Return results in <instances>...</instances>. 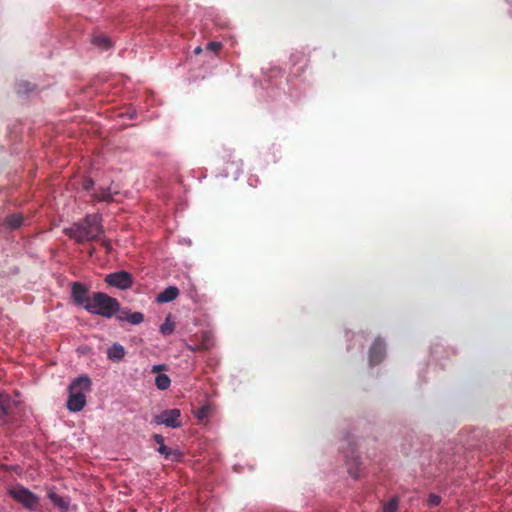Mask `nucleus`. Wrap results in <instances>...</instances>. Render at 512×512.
<instances>
[{
	"label": "nucleus",
	"mask_w": 512,
	"mask_h": 512,
	"mask_svg": "<svg viewBox=\"0 0 512 512\" xmlns=\"http://www.w3.org/2000/svg\"><path fill=\"white\" fill-rule=\"evenodd\" d=\"M160 369V366H154L153 371L156 372Z\"/></svg>",
	"instance_id": "obj_30"
},
{
	"label": "nucleus",
	"mask_w": 512,
	"mask_h": 512,
	"mask_svg": "<svg viewBox=\"0 0 512 512\" xmlns=\"http://www.w3.org/2000/svg\"><path fill=\"white\" fill-rule=\"evenodd\" d=\"M214 346V340L213 335L209 331H204L201 333V340L200 343L190 345L188 344L186 347L191 352H197V351H208Z\"/></svg>",
	"instance_id": "obj_10"
},
{
	"label": "nucleus",
	"mask_w": 512,
	"mask_h": 512,
	"mask_svg": "<svg viewBox=\"0 0 512 512\" xmlns=\"http://www.w3.org/2000/svg\"><path fill=\"white\" fill-rule=\"evenodd\" d=\"M385 356V343L377 338L369 351V363L374 366L382 362Z\"/></svg>",
	"instance_id": "obj_8"
},
{
	"label": "nucleus",
	"mask_w": 512,
	"mask_h": 512,
	"mask_svg": "<svg viewBox=\"0 0 512 512\" xmlns=\"http://www.w3.org/2000/svg\"><path fill=\"white\" fill-rule=\"evenodd\" d=\"M118 312H120L118 315H123V317H127V314L130 313L129 311L126 310H119Z\"/></svg>",
	"instance_id": "obj_28"
},
{
	"label": "nucleus",
	"mask_w": 512,
	"mask_h": 512,
	"mask_svg": "<svg viewBox=\"0 0 512 512\" xmlns=\"http://www.w3.org/2000/svg\"><path fill=\"white\" fill-rule=\"evenodd\" d=\"M158 452L160 454H163L165 456V458H170L171 456H176L177 455V453L175 451H173L172 449L167 447L165 444L159 446Z\"/></svg>",
	"instance_id": "obj_23"
},
{
	"label": "nucleus",
	"mask_w": 512,
	"mask_h": 512,
	"mask_svg": "<svg viewBox=\"0 0 512 512\" xmlns=\"http://www.w3.org/2000/svg\"><path fill=\"white\" fill-rule=\"evenodd\" d=\"M23 222V217L21 214H12L6 217L5 223L11 229H17L21 226Z\"/></svg>",
	"instance_id": "obj_15"
},
{
	"label": "nucleus",
	"mask_w": 512,
	"mask_h": 512,
	"mask_svg": "<svg viewBox=\"0 0 512 512\" xmlns=\"http://www.w3.org/2000/svg\"><path fill=\"white\" fill-rule=\"evenodd\" d=\"M95 201L110 203L114 200L113 193L110 187L99 186L92 194Z\"/></svg>",
	"instance_id": "obj_11"
},
{
	"label": "nucleus",
	"mask_w": 512,
	"mask_h": 512,
	"mask_svg": "<svg viewBox=\"0 0 512 512\" xmlns=\"http://www.w3.org/2000/svg\"><path fill=\"white\" fill-rule=\"evenodd\" d=\"M71 295L73 301L84 308L87 303L91 302V297L88 295V289L80 282L73 283Z\"/></svg>",
	"instance_id": "obj_7"
},
{
	"label": "nucleus",
	"mask_w": 512,
	"mask_h": 512,
	"mask_svg": "<svg viewBox=\"0 0 512 512\" xmlns=\"http://www.w3.org/2000/svg\"><path fill=\"white\" fill-rule=\"evenodd\" d=\"M101 246L106 249V252L109 253L112 250V246L109 240L101 239Z\"/></svg>",
	"instance_id": "obj_26"
},
{
	"label": "nucleus",
	"mask_w": 512,
	"mask_h": 512,
	"mask_svg": "<svg viewBox=\"0 0 512 512\" xmlns=\"http://www.w3.org/2000/svg\"><path fill=\"white\" fill-rule=\"evenodd\" d=\"M179 295V290L176 286H169L165 288L161 293L157 296V302L159 303H167L175 300Z\"/></svg>",
	"instance_id": "obj_12"
},
{
	"label": "nucleus",
	"mask_w": 512,
	"mask_h": 512,
	"mask_svg": "<svg viewBox=\"0 0 512 512\" xmlns=\"http://www.w3.org/2000/svg\"><path fill=\"white\" fill-rule=\"evenodd\" d=\"M125 354H126V352H125L124 347L121 344H118V343H114L107 350V357H108V359L111 360V361H114V362L121 361L124 358Z\"/></svg>",
	"instance_id": "obj_13"
},
{
	"label": "nucleus",
	"mask_w": 512,
	"mask_h": 512,
	"mask_svg": "<svg viewBox=\"0 0 512 512\" xmlns=\"http://www.w3.org/2000/svg\"><path fill=\"white\" fill-rule=\"evenodd\" d=\"M117 319L119 321H127L130 324L137 325L143 322L144 315L141 312H133L127 314V317H123V315H117Z\"/></svg>",
	"instance_id": "obj_14"
},
{
	"label": "nucleus",
	"mask_w": 512,
	"mask_h": 512,
	"mask_svg": "<svg viewBox=\"0 0 512 512\" xmlns=\"http://www.w3.org/2000/svg\"><path fill=\"white\" fill-rule=\"evenodd\" d=\"M221 46V43L212 41L207 44V49L213 52H217L220 50Z\"/></svg>",
	"instance_id": "obj_24"
},
{
	"label": "nucleus",
	"mask_w": 512,
	"mask_h": 512,
	"mask_svg": "<svg viewBox=\"0 0 512 512\" xmlns=\"http://www.w3.org/2000/svg\"><path fill=\"white\" fill-rule=\"evenodd\" d=\"M93 44L102 50H107L111 47V40L104 35L95 36L92 40Z\"/></svg>",
	"instance_id": "obj_16"
},
{
	"label": "nucleus",
	"mask_w": 512,
	"mask_h": 512,
	"mask_svg": "<svg viewBox=\"0 0 512 512\" xmlns=\"http://www.w3.org/2000/svg\"><path fill=\"white\" fill-rule=\"evenodd\" d=\"M441 503V497L437 494L431 493L427 499V505L429 507L438 506Z\"/></svg>",
	"instance_id": "obj_21"
},
{
	"label": "nucleus",
	"mask_w": 512,
	"mask_h": 512,
	"mask_svg": "<svg viewBox=\"0 0 512 512\" xmlns=\"http://www.w3.org/2000/svg\"><path fill=\"white\" fill-rule=\"evenodd\" d=\"M103 232L102 216L98 213L88 214L83 220L64 229L65 235L74 239L79 244L94 241Z\"/></svg>",
	"instance_id": "obj_1"
},
{
	"label": "nucleus",
	"mask_w": 512,
	"mask_h": 512,
	"mask_svg": "<svg viewBox=\"0 0 512 512\" xmlns=\"http://www.w3.org/2000/svg\"><path fill=\"white\" fill-rule=\"evenodd\" d=\"M105 282L109 286L116 287L121 290L128 289L133 284L132 275L126 271H118L106 275Z\"/></svg>",
	"instance_id": "obj_6"
},
{
	"label": "nucleus",
	"mask_w": 512,
	"mask_h": 512,
	"mask_svg": "<svg viewBox=\"0 0 512 512\" xmlns=\"http://www.w3.org/2000/svg\"><path fill=\"white\" fill-rule=\"evenodd\" d=\"M170 378L166 374H158L155 378V385L160 390H166L170 386Z\"/></svg>",
	"instance_id": "obj_17"
},
{
	"label": "nucleus",
	"mask_w": 512,
	"mask_h": 512,
	"mask_svg": "<svg viewBox=\"0 0 512 512\" xmlns=\"http://www.w3.org/2000/svg\"><path fill=\"white\" fill-rule=\"evenodd\" d=\"M201 51H202L201 47H196V48L194 49V53H195V54H200V53H201Z\"/></svg>",
	"instance_id": "obj_29"
},
{
	"label": "nucleus",
	"mask_w": 512,
	"mask_h": 512,
	"mask_svg": "<svg viewBox=\"0 0 512 512\" xmlns=\"http://www.w3.org/2000/svg\"><path fill=\"white\" fill-rule=\"evenodd\" d=\"M48 497L54 505L60 507L61 509L66 510L68 508V503L57 493L49 492Z\"/></svg>",
	"instance_id": "obj_18"
},
{
	"label": "nucleus",
	"mask_w": 512,
	"mask_h": 512,
	"mask_svg": "<svg viewBox=\"0 0 512 512\" xmlns=\"http://www.w3.org/2000/svg\"><path fill=\"white\" fill-rule=\"evenodd\" d=\"M155 422L170 428H179L182 426L181 411L177 408L164 410L155 416Z\"/></svg>",
	"instance_id": "obj_5"
},
{
	"label": "nucleus",
	"mask_w": 512,
	"mask_h": 512,
	"mask_svg": "<svg viewBox=\"0 0 512 512\" xmlns=\"http://www.w3.org/2000/svg\"><path fill=\"white\" fill-rule=\"evenodd\" d=\"M85 310L91 314L111 318L120 310V304L116 298L106 293L95 292L91 297V302L85 306Z\"/></svg>",
	"instance_id": "obj_3"
},
{
	"label": "nucleus",
	"mask_w": 512,
	"mask_h": 512,
	"mask_svg": "<svg viewBox=\"0 0 512 512\" xmlns=\"http://www.w3.org/2000/svg\"><path fill=\"white\" fill-rule=\"evenodd\" d=\"M15 401L6 393H0V422L6 423L12 413Z\"/></svg>",
	"instance_id": "obj_9"
},
{
	"label": "nucleus",
	"mask_w": 512,
	"mask_h": 512,
	"mask_svg": "<svg viewBox=\"0 0 512 512\" xmlns=\"http://www.w3.org/2000/svg\"><path fill=\"white\" fill-rule=\"evenodd\" d=\"M94 186V181L92 178H85L83 181V188L85 190H90Z\"/></svg>",
	"instance_id": "obj_25"
},
{
	"label": "nucleus",
	"mask_w": 512,
	"mask_h": 512,
	"mask_svg": "<svg viewBox=\"0 0 512 512\" xmlns=\"http://www.w3.org/2000/svg\"><path fill=\"white\" fill-rule=\"evenodd\" d=\"M8 495L29 511L37 510L39 497L22 485H15L8 489Z\"/></svg>",
	"instance_id": "obj_4"
},
{
	"label": "nucleus",
	"mask_w": 512,
	"mask_h": 512,
	"mask_svg": "<svg viewBox=\"0 0 512 512\" xmlns=\"http://www.w3.org/2000/svg\"><path fill=\"white\" fill-rule=\"evenodd\" d=\"M91 379L87 375L75 378L69 385L66 407L71 412H79L86 405V395L91 391Z\"/></svg>",
	"instance_id": "obj_2"
},
{
	"label": "nucleus",
	"mask_w": 512,
	"mask_h": 512,
	"mask_svg": "<svg viewBox=\"0 0 512 512\" xmlns=\"http://www.w3.org/2000/svg\"><path fill=\"white\" fill-rule=\"evenodd\" d=\"M154 441L159 444V446L164 445V437L160 434H155L153 436Z\"/></svg>",
	"instance_id": "obj_27"
},
{
	"label": "nucleus",
	"mask_w": 512,
	"mask_h": 512,
	"mask_svg": "<svg viewBox=\"0 0 512 512\" xmlns=\"http://www.w3.org/2000/svg\"><path fill=\"white\" fill-rule=\"evenodd\" d=\"M211 412V407L209 405H204L196 412V417L203 421L204 419L208 418Z\"/></svg>",
	"instance_id": "obj_20"
},
{
	"label": "nucleus",
	"mask_w": 512,
	"mask_h": 512,
	"mask_svg": "<svg viewBox=\"0 0 512 512\" xmlns=\"http://www.w3.org/2000/svg\"><path fill=\"white\" fill-rule=\"evenodd\" d=\"M174 330V324L170 321L169 317L166 318L165 322L160 326V332L163 335H170Z\"/></svg>",
	"instance_id": "obj_19"
},
{
	"label": "nucleus",
	"mask_w": 512,
	"mask_h": 512,
	"mask_svg": "<svg viewBox=\"0 0 512 512\" xmlns=\"http://www.w3.org/2000/svg\"><path fill=\"white\" fill-rule=\"evenodd\" d=\"M398 508L397 499H391L388 503H386L383 507V512H396Z\"/></svg>",
	"instance_id": "obj_22"
}]
</instances>
